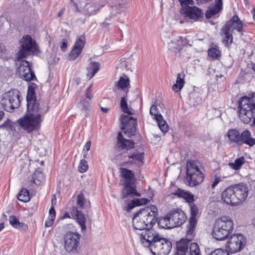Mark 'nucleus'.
<instances>
[{"label": "nucleus", "instance_id": "1", "mask_svg": "<svg viewBox=\"0 0 255 255\" xmlns=\"http://www.w3.org/2000/svg\"><path fill=\"white\" fill-rule=\"evenodd\" d=\"M37 85L34 83H31L28 87L26 101L27 109L29 115L23 118L19 119L17 122L19 126L28 132L38 129L42 122L41 115H44L47 111L42 107H40L39 104L36 100L35 89Z\"/></svg>", "mask_w": 255, "mask_h": 255}, {"label": "nucleus", "instance_id": "2", "mask_svg": "<svg viewBox=\"0 0 255 255\" xmlns=\"http://www.w3.org/2000/svg\"><path fill=\"white\" fill-rule=\"evenodd\" d=\"M140 239L145 246L150 248L153 255H168L172 249L171 242L160 236L154 231L141 234Z\"/></svg>", "mask_w": 255, "mask_h": 255}, {"label": "nucleus", "instance_id": "3", "mask_svg": "<svg viewBox=\"0 0 255 255\" xmlns=\"http://www.w3.org/2000/svg\"><path fill=\"white\" fill-rule=\"evenodd\" d=\"M158 215L157 208L155 206L151 205L141 209L136 212L132 218V226L135 230H146L145 234L150 230L156 221Z\"/></svg>", "mask_w": 255, "mask_h": 255}, {"label": "nucleus", "instance_id": "4", "mask_svg": "<svg viewBox=\"0 0 255 255\" xmlns=\"http://www.w3.org/2000/svg\"><path fill=\"white\" fill-rule=\"evenodd\" d=\"M234 229L233 220L228 216H223L216 219L212 234L214 238L218 241L227 239Z\"/></svg>", "mask_w": 255, "mask_h": 255}, {"label": "nucleus", "instance_id": "5", "mask_svg": "<svg viewBox=\"0 0 255 255\" xmlns=\"http://www.w3.org/2000/svg\"><path fill=\"white\" fill-rule=\"evenodd\" d=\"M255 111V95L251 98L242 97L239 102V116L244 123H249L254 117Z\"/></svg>", "mask_w": 255, "mask_h": 255}, {"label": "nucleus", "instance_id": "6", "mask_svg": "<svg viewBox=\"0 0 255 255\" xmlns=\"http://www.w3.org/2000/svg\"><path fill=\"white\" fill-rule=\"evenodd\" d=\"M19 94L20 92L16 89H12L5 93L0 102L3 109L8 112H11L19 107L20 104Z\"/></svg>", "mask_w": 255, "mask_h": 255}, {"label": "nucleus", "instance_id": "7", "mask_svg": "<svg viewBox=\"0 0 255 255\" xmlns=\"http://www.w3.org/2000/svg\"><path fill=\"white\" fill-rule=\"evenodd\" d=\"M86 200L82 193L79 194L77 197V207H72L70 210V214L75 219L77 223L81 227V230H86V218L83 214L78 210V208L83 209Z\"/></svg>", "mask_w": 255, "mask_h": 255}, {"label": "nucleus", "instance_id": "8", "mask_svg": "<svg viewBox=\"0 0 255 255\" xmlns=\"http://www.w3.org/2000/svg\"><path fill=\"white\" fill-rule=\"evenodd\" d=\"M246 238L243 234H233L228 240L227 248L230 253L235 254L241 251L246 246Z\"/></svg>", "mask_w": 255, "mask_h": 255}, {"label": "nucleus", "instance_id": "9", "mask_svg": "<svg viewBox=\"0 0 255 255\" xmlns=\"http://www.w3.org/2000/svg\"><path fill=\"white\" fill-rule=\"evenodd\" d=\"M81 235L76 232H68L64 236V248L68 253H77L80 245Z\"/></svg>", "mask_w": 255, "mask_h": 255}, {"label": "nucleus", "instance_id": "10", "mask_svg": "<svg viewBox=\"0 0 255 255\" xmlns=\"http://www.w3.org/2000/svg\"><path fill=\"white\" fill-rule=\"evenodd\" d=\"M121 120L122 123V129L126 130L125 134L129 137L134 135L136 132V119L128 115H122Z\"/></svg>", "mask_w": 255, "mask_h": 255}, {"label": "nucleus", "instance_id": "11", "mask_svg": "<svg viewBox=\"0 0 255 255\" xmlns=\"http://www.w3.org/2000/svg\"><path fill=\"white\" fill-rule=\"evenodd\" d=\"M19 76L26 81L36 80L34 72L29 67V62L23 60L20 62L18 68Z\"/></svg>", "mask_w": 255, "mask_h": 255}, {"label": "nucleus", "instance_id": "12", "mask_svg": "<svg viewBox=\"0 0 255 255\" xmlns=\"http://www.w3.org/2000/svg\"><path fill=\"white\" fill-rule=\"evenodd\" d=\"M167 215L170 222L169 224H171L172 228L181 226L186 220L185 213L181 210L171 211Z\"/></svg>", "mask_w": 255, "mask_h": 255}, {"label": "nucleus", "instance_id": "13", "mask_svg": "<svg viewBox=\"0 0 255 255\" xmlns=\"http://www.w3.org/2000/svg\"><path fill=\"white\" fill-rule=\"evenodd\" d=\"M235 194V198L238 200L239 205L243 203L247 198L248 195V189L247 185L244 183H239L232 186Z\"/></svg>", "mask_w": 255, "mask_h": 255}, {"label": "nucleus", "instance_id": "14", "mask_svg": "<svg viewBox=\"0 0 255 255\" xmlns=\"http://www.w3.org/2000/svg\"><path fill=\"white\" fill-rule=\"evenodd\" d=\"M221 200L225 203L232 206L238 205V200L235 198L232 186L227 188L221 194Z\"/></svg>", "mask_w": 255, "mask_h": 255}, {"label": "nucleus", "instance_id": "15", "mask_svg": "<svg viewBox=\"0 0 255 255\" xmlns=\"http://www.w3.org/2000/svg\"><path fill=\"white\" fill-rule=\"evenodd\" d=\"M20 42L21 43V47L25 51H29L34 53H36L38 51L37 45L30 35H26L23 36Z\"/></svg>", "mask_w": 255, "mask_h": 255}, {"label": "nucleus", "instance_id": "16", "mask_svg": "<svg viewBox=\"0 0 255 255\" xmlns=\"http://www.w3.org/2000/svg\"><path fill=\"white\" fill-rule=\"evenodd\" d=\"M242 21L240 19L238 16L234 15L230 20L226 23L224 26L227 28L232 32L234 30H236L239 32H242L245 31V30H242Z\"/></svg>", "mask_w": 255, "mask_h": 255}, {"label": "nucleus", "instance_id": "17", "mask_svg": "<svg viewBox=\"0 0 255 255\" xmlns=\"http://www.w3.org/2000/svg\"><path fill=\"white\" fill-rule=\"evenodd\" d=\"M183 13L190 19L197 20L203 16L202 10L197 6H187L185 7Z\"/></svg>", "mask_w": 255, "mask_h": 255}, {"label": "nucleus", "instance_id": "18", "mask_svg": "<svg viewBox=\"0 0 255 255\" xmlns=\"http://www.w3.org/2000/svg\"><path fill=\"white\" fill-rule=\"evenodd\" d=\"M134 142L130 140L125 138L121 132L118 133L116 146L118 149H129L134 146Z\"/></svg>", "mask_w": 255, "mask_h": 255}, {"label": "nucleus", "instance_id": "19", "mask_svg": "<svg viewBox=\"0 0 255 255\" xmlns=\"http://www.w3.org/2000/svg\"><path fill=\"white\" fill-rule=\"evenodd\" d=\"M124 189L123 191L122 198H127L128 196H140V194L136 191L135 185L133 182L125 183Z\"/></svg>", "mask_w": 255, "mask_h": 255}, {"label": "nucleus", "instance_id": "20", "mask_svg": "<svg viewBox=\"0 0 255 255\" xmlns=\"http://www.w3.org/2000/svg\"><path fill=\"white\" fill-rule=\"evenodd\" d=\"M187 174L186 176H192L193 175L197 174V172L202 171L201 166L199 163L195 160H189L186 164Z\"/></svg>", "mask_w": 255, "mask_h": 255}, {"label": "nucleus", "instance_id": "21", "mask_svg": "<svg viewBox=\"0 0 255 255\" xmlns=\"http://www.w3.org/2000/svg\"><path fill=\"white\" fill-rule=\"evenodd\" d=\"M204 178V175L202 171L197 172V174L192 175V176H186V180L189 186L194 187L201 184Z\"/></svg>", "mask_w": 255, "mask_h": 255}, {"label": "nucleus", "instance_id": "22", "mask_svg": "<svg viewBox=\"0 0 255 255\" xmlns=\"http://www.w3.org/2000/svg\"><path fill=\"white\" fill-rule=\"evenodd\" d=\"M239 143H244L250 146H253L255 144V139L252 137L250 131L246 130L241 133Z\"/></svg>", "mask_w": 255, "mask_h": 255}, {"label": "nucleus", "instance_id": "23", "mask_svg": "<svg viewBox=\"0 0 255 255\" xmlns=\"http://www.w3.org/2000/svg\"><path fill=\"white\" fill-rule=\"evenodd\" d=\"M223 0H215V4L205 13V16L209 19L220 12L222 9Z\"/></svg>", "mask_w": 255, "mask_h": 255}, {"label": "nucleus", "instance_id": "24", "mask_svg": "<svg viewBox=\"0 0 255 255\" xmlns=\"http://www.w3.org/2000/svg\"><path fill=\"white\" fill-rule=\"evenodd\" d=\"M117 87L118 89L124 90L127 95L130 88L129 78L126 75L121 77L117 84Z\"/></svg>", "mask_w": 255, "mask_h": 255}, {"label": "nucleus", "instance_id": "25", "mask_svg": "<svg viewBox=\"0 0 255 255\" xmlns=\"http://www.w3.org/2000/svg\"><path fill=\"white\" fill-rule=\"evenodd\" d=\"M185 83V74L182 71L177 74L176 83L173 85L172 90L176 92L180 91L184 87Z\"/></svg>", "mask_w": 255, "mask_h": 255}, {"label": "nucleus", "instance_id": "26", "mask_svg": "<svg viewBox=\"0 0 255 255\" xmlns=\"http://www.w3.org/2000/svg\"><path fill=\"white\" fill-rule=\"evenodd\" d=\"M232 33L231 31L225 26H223L221 29V34L224 36L222 42L226 46L229 47L233 42Z\"/></svg>", "mask_w": 255, "mask_h": 255}, {"label": "nucleus", "instance_id": "27", "mask_svg": "<svg viewBox=\"0 0 255 255\" xmlns=\"http://www.w3.org/2000/svg\"><path fill=\"white\" fill-rule=\"evenodd\" d=\"M175 41L177 43L176 47L172 46L173 44H174V40H171L170 42L168 43V48L170 50L176 53L182 49L183 47L186 45V42L181 36H179L178 38Z\"/></svg>", "mask_w": 255, "mask_h": 255}, {"label": "nucleus", "instance_id": "28", "mask_svg": "<svg viewBox=\"0 0 255 255\" xmlns=\"http://www.w3.org/2000/svg\"><path fill=\"white\" fill-rule=\"evenodd\" d=\"M185 240H180L176 243V251L175 255H187L189 244Z\"/></svg>", "mask_w": 255, "mask_h": 255}, {"label": "nucleus", "instance_id": "29", "mask_svg": "<svg viewBox=\"0 0 255 255\" xmlns=\"http://www.w3.org/2000/svg\"><path fill=\"white\" fill-rule=\"evenodd\" d=\"M10 224L14 228L19 230L26 231L28 229L27 226L24 223L19 222L15 216L12 215L9 217Z\"/></svg>", "mask_w": 255, "mask_h": 255}, {"label": "nucleus", "instance_id": "30", "mask_svg": "<svg viewBox=\"0 0 255 255\" xmlns=\"http://www.w3.org/2000/svg\"><path fill=\"white\" fill-rule=\"evenodd\" d=\"M120 172V175L125 180V183L132 182V179L134 178V174L131 170L126 168L121 167Z\"/></svg>", "mask_w": 255, "mask_h": 255}, {"label": "nucleus", "instance_id": "31", "mask_svg": "<svg viewBox=\"0 0 255 255\" xmlns=\"http://www.w3.org/2000/svg\"><path fill=\"white\" fill-rule=\"evenodd\" d=\"M128 157L132 159L133 163L137 164L138 166H140L143 163V153L135 151L132 153L129 154Z\"/></svg>", "mask_w": 255, "mask_h": 255}, {"label": "nucleus", "instance_id": "32", "mask_svg": "<svg viewBox=\"0 0 255 255\" xmlns=\"http://www.w3.org/2000/svg\"><path fill=\"white\" fill-rule=\"evenodd\" d=\"M100 64L98 62H91L88 68L87 76L90 78L93 77L95 74L99 71Z\"/></svg>", "mask_w": 255, "mask_h": 255}, {"label": "nucleus", "instance_id": "33", "mask_svg": "<svg viewBox=\"0 0 255 255\" xmlns=\"http://www.w3.org/2000/svg\"><path fill=\"white\" fill-rule=\"evenodd\" d=\"M148 201V200L145 198L135 199L132 200L131 202L128 203L126 210L127 211H130L131 209L136 206L146 204Z\"/></svg>", "mask_w": 255, "mask_h": 255}, {"label": "nucleus", "instance_id": "34", "mask_svg": "<svg viewBox=\"0 0 255 255\" xmlns=\"http://www.w3.org/2000/svg\"><path fill=\"white\" fill-rule=\"evenodd\" d=\"M240 135L239 131L235 129L229 130L228 132V137L230 141L239 143L240 140Z\"/></svg>", "mask_w": 255, "mask_h": 255}, {"label": "nucleus", "instance_id": "35", "mask_svg": "<svg viewBox=\"0 0 255 255\" xmlns=\"http://www.w3.org/2000/svg\"><path fill=\"white\" fill-rule=\"evenodd\" d=\"M170 222V220L168 218V215H167L166 217H163L160 218L158 221V225L159 227L161 229H172V227L171 226V224H169Z\"/></svg>", "mask_w": 255, "mask_h": 255}, {"label": "nucleus", "instance_id": "36", "mask_svg": "<svg viewBox=\"0 0 255 255\" xmlns=\"http://www.w3.org/2000/svg\"><path fill=\"white\" fill-rule=\"evenodd\" d=\"M78 108L81 111L85 114V115H86L87 112L90 110L91 108L89 101L86 99L82 98L78 104Z\"/></svg>", "mask_w": 255, "mask_h": 255}, {"label": "nucleus", "instance_id": "37", "mask_svg": "<svg viewBox=\"0 0 255 255\" xmlns=\"http://www.w3.org/2000/svg\"><path fill=\"white\" fill-rule=\"evenodd\" d=\"M56 213L53 207H51L49 210V216L47 220L45 221V227H50L53 224L55 219Z\"/></svg>", "mask_w": 255, "mask_h": 255}, {"label": "nucleus", "instance_id": "38", "mask_svg": "<svg viewBox=\"0 0 255 255\" xmlns=\"http://www.w3.org/2000/svg\"><path fill=\"white\" fill-rule=\"evenodd\" d=\"M17 199L22 202H26L29 201L30 197L27 189L23 188L17 195Z\"/></svg>", "mask_w": 255, "mask_h": 255}, {"label": "nucleus", "instance_id": "39", "mask_svg": "<svg viewBox=\"0 0 255 255\" xmlns=\"http://www.w3.org/2000/svg\"><path fill=\"white\" fill-rule=\"evenodd\" d=\"M245 162L244 157H241L235 159L234 162L229 163L230 167L235 170L239 169Z\"/></svg>", "mask_w": 255, "mask_h": 255}, {"label": "nucleus", "instance_id": "40", "mask_svg": "<svg viewBox=\"0 0 255 255\" xmlns=\"http://www.w3.org/2000/svg\"><path fill=\"white\" fill-rule=\"evenodd\" d=\"M120 106L122 110L125 113L128 114L129 115H132L133 113L128 108V105L127 103V100L126 96L122 97L120 103Z\"/></svg>", "mask_w": 255, "mask_h": 255}, {"label": "nucleus", "instance_id": "41", "mask_svg": "<svg viewBox=\"0 0 255 255\" xmlns=\"http://www.w3.org/2000/svg\"><path fill=\"white\" fill-rule=\"evenodd\" d=\"M155 120H156L158 127L163 132H166L167 131L168 125L166 122L163 120V117L162 116H159Z\"/></svg>", "mask_w": 255, "mask_h": 255}, {"label": "nucleus", "instance_id": "42", "mask_svg": "<svg viewBox=\"0 0 255 255\" xmlns=\"http://www.w3.org/2000/svg\"><path fill=\"white\" fill-rule=\"evenodd\" d=\"M190 255H201L199 245L196 243H191L189 246Z\"/></svg>", "mask_w": 255, "mask_h": 255}, {"label": "nucleus", "instance_id": "43", "mask_svg": "<svg viewBox=\"0 0 255 255\" xmlns=\"http://www.w3.org/2000/svg\"><path fill=\"white\" fill-rule=\"evenodd\" d=\"M85 42L86 38L85 35H81L76 40L74 46L82 50L85 46Z\"/></svg>", "mask_w": 255, "mask_h": 255}, {"label": "nucleus", "instance_id": "44", "mask_svg": "<svg viewBox=\"0 0 255 255\" xmlns=\"http://www.w3.org/2000/svg\"><path fill=\"white\" fill-rule=\"evenodd\" d=\"M187 228L186 238L181 239L180 240H185L187 242L186 244L189 245L190 242L193 239L195 236V229L191 228Z\"/></svg>", "mask_w": 255, "mask_h": 255}, {"label": "nucleus", "instance_id": "45", "mask_svg": "<svg viewBox=\"0 0 255 255\" xmlns=\"http://www.w3.org/2000/svg\"><path fill=\"white\" fill-rule=\"evenodd\" d=\"M225 178V176H220L218 173H216L214 175V178H212V183L211 187L212 189H215L217 186L219 182L223 181V179Z\"/></svg>", "mask_w": 255, "mask_h": 255}, {"label": "nucleus", "instance_id": "46", "mask_svg": "<svg viewBox=\"0 0 255 255\" xmlns=\"http://www.w3.org/2000/svg\"><path fill=\"white\" fill-rule=\"evenodd\" d=\"M33 178L34 183L38 185L43 182L45 180V178L43 173L39 172L35 173Z\"/></svg>", "mask_w": 255, "mask_h": 255}, {"label": "nucleus", "instance_id": "47", "mask_svg": "<svg viewBox=\"0 0 255 255\" xmlns=\"http://www.w3.org/2000/svg\"><path fill=\"white\" fill-rule=\"evenodd\" d=\"M82 51V50L73 46L72 49L69 55V59L72 60H75L81 53Z\"/></svg>", "mask_w": 255, "mask_h": 255}, {"label": "nucleus", "instance_id": "48", "mask_svg": "<svg viewBox=\"0 0 255 255\" xmlns=\"http://www.w3.org/2000/svg\"><path fill=\"white\" fill-rule=\"evenodd\" d=\"M221 52L217 48H211L208 50V55L214 58L220 56Z\"/></svg>", "mask_w": 255, "mask_h": 255}, {"label": "nucleus", "instance_id": "49", "mask_svg": "<svg viewBox=\"0 0 255 255\" xmlns=\"http://www.w3.org/2000/svg\"><path fill=\"white\" fill-rule=\"evenodd\" d=\"M88 169V165L86 160L82 159L80 161L78 166V170L81 173L86 172Z\"/></svg>", "mask_w": 255, "mask_h": 255}, {"label": "nucleus", "instance_id": "50", "mask_svg": "<svg viewBox=\"0 0 255 255\" xmlns=\"http://www.w3.org/2000/svg\"><path fill=\"white\" fill-rule=\"evenodd\" d=\"M114 21V18L112 15H110L105 18L104 22L102 23V27L104 28H107Z\"/></svg>", "mask_w": 255, "mask_h": 255}, {"label": "nucleus", "instance_id": "51", "mask_svg": "<svg viewBox=\"0 0 255 255\" xmlns=\"http://www.w3.org/2000/svg\"><path fill=\"white\" fill-rule=\"evenodd\" d=\"M150 114L153 117L154 119H157L159 116H162L160 114H158L157 106L155 105L151 106Z\"/></svg>", "mask_w": 255, "mask_h": 255}, {"label": "nucleus", "instance_id": "52", "mask_svg": "<svg viewBox=\"0 0 255 255\" xmlns=\"http://www.w3.org/2000/svg\"><path fill=\"white\" fill-rule=\"evenodd\" d=\"M189 205L190 207L191 217H196L199 211L197 206L194 203L191 204Z\"/></svg>", "mask_w": 255, "mask_h": 255}, {"label": "nucleus", "instance_id": "53", "mask_svg": "<svg viewBox=\"0 0 255 255\" xmlns=\"http://www.w3.org/2000/svg\"><path fill=\"white\" fill-rule=\"evenodd\" d=\"M29 52H30L29 51H25V50L23 49L21 47V49L18 52L17 58L18 60L21 59L23 58H25L27 55L28 53Z\"/></svg>", "mask_w": 255, "mask_h": 255}, {"label": "nucleus", "instance_id": "54", "mask_svg": "<svg viewBox=\"0 0 255 255\" xmlns=\"http://www.w3.org/2000/svg\"><path fill=\"white\" fill-rule=\"evenodd\" d=\"M194 196L193 194L187 192L186 194H185V196L184 197V199L186 200L187 202H188L190 205L191 204H193V202L194 201Z\"/></svg>", "mask_w": 255, "mask_h": 255}, {"label": "nucleus", "instance_id": "55", "mask_svg": "<svg viewBox=\"0 0 255 255\" xmlns=\"http://www.w3.org/2000/svg\"><path fill=\"white\" fill-rule=\"evenodd\" d=\"M92 84H91L89 86V87L88 88H87V89L86 90V94H85L86 98V99H88L87 100H89V101L91 100L93 97V95L92 94Z\"/></svg>", "mask_w": 255, "mask_h": 255}, {"label": "nucleus", "instance_id": "56", "mask_svg": "<svg viewBox=\"0 0 255 255\" xmlns=\"http://www.w3.org/2000/svg\"><path fill=\"white\" fill-rule=\"evenodd\" d=\"M197 224V220L196 217H190L189 221V225L187 228H191L195 229Z\"/></svg>", "mask_w": 255, "mask_h": 255}, {"label": "nucleus", "instance_id": "57", "mask_svg": "<svg viewBox=\"0 0 255 255\" xmlns=\"http://www.w3.org/2000/svg\"><path fill=\"white\" fill-rule=\"evenodd\" d=\"M91 142L88 141L86 142L83 149V157L84 158L87 157V152L90 149Z\"/></svg>", "mask_w": 255, "mask_h": 255}, {"label": "nucleus", "instance_id": "58", "mask_svg": "<svg viewBox=\"0 0 255 255\" xmlns=\"http://www.w3.org/2000/svg\"><path fill=\"white\" fill-rule=\"evenodd\" d=\"M187 192L185 191L180 189H178L174 193L175 195H176L178 197L184 198L185 196V194H186Z\"/></svg>", "mask_w": 255, "mask_h": 255}, {"label": "nucleus", "instance_id": "59", "mask_svg": "<svg viewBox=\"0 0 255 255\" xmlns=\"http://www.w3.org/2000/svg\"><path fill=\"white\" fill-rule=\"evenodd\" d=\"M67 40L65 38H63L62 41L61 45L60 46L61 49L62 51L65 52L67 49Z\"/></svg>", "mask_w": 255, "mask_h": 255}, {"label": "nucleus", "instance_id": "60", "mask_svg": "<svg viewBox=\"0 0 255 255\" xmlns=\"http://www.w3.org/2000/svg\"><path fill=\"white\" fill-rule=\"evenodd\" d=\"M133 163L132 161L129 160V161H127L122 162L121 163V165L122 166H129L130 165L132 164Z\"/></svg>", "mask_w": 255, "mask_h": 255}, {"label": "nucleus", "instance_id": "61", "mask_svg": "<svg viewBox=\"0 0 255 255\" xmlns=\"http://www.w3.org/2000/svg\"><path fill=\"white\" fill-rule=\"evenodd\" d=\"M6 49L3 44H0V56L3 53L5 52Z\"/></svg>", "mask_w": 255, "mask_h": 255}, {"label": "nucleus", "instance_id": "62", "mask_svg": "<svg viewBox=\"0 0 255 255\" xmlns=\"http://www.w3.org/2000/svg\"><path fill=\"white\" fill-rule=\"evenodd\" d=\"M198 4H205L211 1L212 0H196Z\"/></svg>", "mask_w": 255, "mask_h": 255}, {"label": "nucleus", "instance_id": "63", "mask_svg": "<svg viewBox=\"0 0 255 255\" xmlns=\"http://www.w3.org/2000/svg\"><path fill=\"white\" fill-rule=\"evenodd\" d=\"M70 2H71V6L72 7H73V8L76 10L77 11V10L78 9V7H77V4L76 2H75L73 0H70Z\"/></svg>", "mask_w": 255, "mask_h": 255}, {"label": "nucleus", "instance_id": "64", "mask_svg": "<svg viewBox=\"0 0 255 255\" xmlns=\"http://www.w3.org/2000/svg\"><path fill=\"white\" fill-rule=\"evenodd\" d=\"M218 255H230L227 251H224L221 249L220 250V254Z\"/></svg>", "mask_w": 255, "mask_h": 255}]
</instances>
